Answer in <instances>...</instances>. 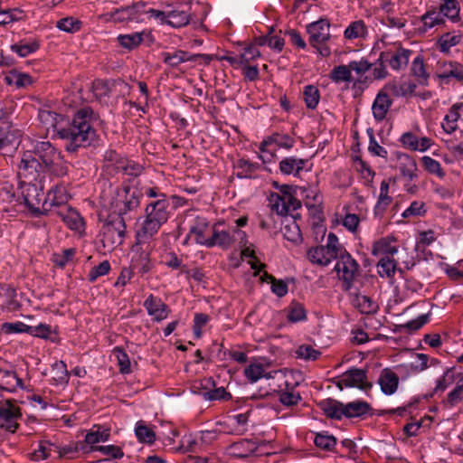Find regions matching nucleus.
I'll return each mask as SVG.
<instances>
[{
    "instance_id": "f257e3e1",
    "label": "nucleus",
    "mask_w": 463,
    "mask_h": 463,
    "mask_svg": "<svg viewBox=\"0 0 463 463\" xmlns=\"http://www.w3.org/2000/svg\"><path fill=\"white\" fill-rule=\"evenodd\" d=\"M90 112V109L79 110L72 122L67 126H62L63 117L52 111H41L39 118L47 129L52 128L61 138L68 141L66 144L67 151L75 152L79 147L89 144L95 136L92 127L87 120Z\"/></svg>"
},
{
    "instance_id": "f03ea898",
    "label": "nucleus",
    "mask_w": 463,
    "mask_h": 463,
    "mask_svg": "<svg viewBox=\"0 0 463 463\" xmlns=\"http://www.w3.org/2000/svg\"><path fill=\"white\" fill-rule=\"evenodd\" d=\"M59 153L49 141L38 142L33 151L24 153L19 165V175L36 180L40 173L46 172L53 159H58Z\"/></svg>"
},
{
    "instance_id": "7ed1b4c3",
    "label": "nucleus",
    "mask_w": 463,
    "mask_h": 463,
    "mask_svg": "<svg viewBox=\"0 0 463 463\" xmlns=\"http://www.w3.org/2000/svg\"><path fill=\"white\" fill-rule=\"evenodd\" d=\"M167 207L168 203L164 194H161L160 199L146 207V220L136 234L137 245L149 243L157 233L161 225L168 219Z\"/></svg>"
},
{
    "instance_id": "20e7f679",
    "label": "nucleus",
    "mask_w": 463,
    "mask_h": 463,
    "mask_svg": "<svg viewBox=\"0 0 463 463\" xmlns=\"http://www.w3.org/2000/svg\"><path fill=\"white\" fill-rule=\"evenodd\" d=\"M341 249L342 247L338 242L336 235L330 232L327 237L326 245L311 248L307 251V258L312 263L327 266L332 260L338 257Z\"/></svg>"
},
{
    "instance_id": "39448f33",
    "label": "nucleus",
    "mask_w": 463,
    "mask_h": 463,
    "mask_svg": "<svg viewBox=\"0 0 463 463\" xmlns=\"http://www.w3.org/2000/svg\"><path fill=\"white\" fill-rule=\"evenodd\" d=\"M335 267L338 277L343 280L345 289L351 288L352 282L358 275V264L343 248L338 254Z\"/></svg>"
},
{
    "instance_id": "423d86ee",
    "label": "nucleus",
    "mask_w": 463,
    "mask_h": 463,
    "mask_svg": "<svg viewBox=\"0 0 463 463\" xmlns=\"http://www.w3.org/2000/svg\"><path fill=\"white\" fill-rule=\"evenodd\" d=\"M140 196L141 194L136 188L129 186H125L121 191L118 192L116 202L118 216L123 217L128 213L137 210L140 203Z\"/></svg>"
},
{
    "instance_id": "0eeeda50",
    "label": "nucleus",
    "mask_w": 463,
    "mask_h": 463,
    "mask_svg": "<svg viewBox=\"0 0 463 463\" xmlns=\"http://www.w3.org/2000/svg\"><path fill=\"white\" fill-rule=\"evenodd\" d=\"M146 3L137 2L130 6L116 9L114 12L110 13V17H114V15H117V17L115 18V22L119 23H141L144 21V16L146 14Z\"/></svg>"
},
{
    "instance_id": "6e6552de",
    "label": "nucleus",
    "mask_w": 463,
    "mask_h": 463,
    "mask_svg": "<svg viewBox=\"0 0 463 463\" xmlns=\"http://www.w3.org/2000/svg\"><path fill=\"white\" fill-rule=\"evenodd\" d=\"M125 235L126 223L123 217H113L103 227V241H110L114 245H120Z\"/></svg>"
},
{
    "instance_id": "1a4fd4ad",
    "label": "nucleus",
    "mask_w": 463,
    "mask_h": 463,
    "mask_svg": "<svg viewBox=\"0 0 463 463\" xmlns=\"http://www.w3.org/2000/svg\"><path fill=\"white\" fill-rule=\"evenodd\" d=\"M20 133L13 128L11 121L5 113L0 109V149L5 146L16 148L19 144Z\"/></svg>"
},
{
    "instance_id": "9d476101",
    "label": "nucleus",
    "mask_w": 463,
    "mask_h": 463,
    "mask_svg": "<svg viewBox=\"0 0 463 463\" xmlns=\"http://www.w3.org/2000/svg\"><path fill=\"white\" fill-rule=\"evenodd\" d=\"M411 51L397 47L394 51L382 52L377 61L389 63L393 70H401L407 66Z\"/></svg>"
},
{
    "instance_id": "9b49d317",
    "label": "nucleus",
    "mask_w": 463,
    "mask_h": 463,
    "mask_svg": "<svg viewBox=\"0 0 463 463\" xmlns=\"http://www.w3.org/2000/svg\"><path fill=\"white\" fill-rule=\"evenodd\" d=\"M366 373L362 369H351L345 372L337 386L342 390L345 387H358L361 390H367L372 387L370 383L366 382Z\"/></svg>"
},
{
    "instance_id": "f8f14e48",
    "label": "nucleus",
    "mask_w": 463,
    "mask_h": 463,
    "mask_svg": "<svg viewBox=\"0 0 463 463\" xmlns=\"http://www.w3.org/2000/svg\"><path fill=\"white\" fill-rule=\"evenodd\" d=\"M21 417L20 409L11 400L0 402V418L5 420L2 427L12 433L15 432L18 424L14 420Z\"/></svg>"
},
{
    "instance_id": "ddd939ff",
    "label": "nucleus",
    "mask_w": 463,
    "mask_h": 463,
    "mask_svg": "<svg viewBox=\"0 0 463 463\" xmlns=\"http://www.w3.org/2000/svg\"><path fill=\"white\" fill-rule=\"evenodd\" d=\"M329 26V23L324 19L307 26V33L310 35L309 42L312 46L317 47V44H322L330 38Z\"/></svg>"
},
{
    "instance_id": "4468645a",
    "label": "nucleus",
    "mask_w": 463,
    "mask_h": 463,
    "mask_svg": "<svg viewBox=\"0 0 463 463\" xmlns=\"http://www.w3.org/2000/svg\"><path fill=\"white\" fill-rule=\"evenodd\" d=\"M109 438V430H100V427H98L97 430H91L88 432L85 436V443H77L74 449L67 448L64 449L65 453H69L71 451L84 450L86 452L90 448L87 445L95 446V444L99 442H105Z\"/></svg>"
},
{
    "instance_id": "2eb2a0df",
    "label": "nucleus",
    "mask_w": 463,
    "mask_h": 463,
    "mask_svg": "<svg viewBox=\"0 0 463 463\" xmlns=\"http://www.w3.org/2000/svg\"><path fill=\"white\" fill-rule=\"evenodd\" d=\"M392 99L389 97V93L383 88L378 94L373 103L372 110L375 120L383 121L387 112L389 111L392 106Z\"/></svg>"
},
{
    "instance_id": "dca6fc26",
    "label": "nucleus",
    "mask_w": 463,
    "mask_h": 463,
    "mask_svg": "<svg viewBox=\"0 0 463 463\" xmlns=\"http://www.w3.org/2000/svg\"><path fill=\"white\" fill-rule=\"evenodd\" d=\"M264 441L241 439L232 443L229 447L230 454L235 458H244L254 453L260 445H265Z\"/></svg>"
},
{
    "instance_id": "f3484780",
    "label": "nucleus",
    "mask_w": 463,
    "mask_h": 463,
    "mask_svg": "<svg viewBox=\"0 0 463 463\" xmlns=\"http://www.w3.org/2000/svg\"><path fill=\"white\" fill-rule=\"evenodd\" d=\"M57 214L71 230L80 231L83 227L84 222L79 213L68 205H63Z\"/></svg>"
},
{
    "instance_id": "a211bd4d",
    "label": "nucleus",
    "mask_w": 463,
    "mask_h": 463,
    "mask_svg": "<svg viewBox=\"0 0 463 463\" xmlns=\"http://www.w3.org/2000/svg\"><path fill=\"white\" fill-rule=\"evenodd\" d=\"M379 384L382 391L388 395L394 393L398 388L399 377L389 368L382 371L379 377Z\"/></svg>"
},
{
    "instance_id": "6ab92c4d",
    "label": "nucleus",
    "mask_w": 463,
    "mask_h": 463,
    "mask_svg": "<svg viewBox=\"0 0 463 463\" xmlns=\"http://www.w3.org/2000/svg\"><path fill=\"white\" fill-rule=\"evenodd\" d=\"M144 306L147 309L150 316H153L156 320L160 321L165 319L168 315V307L160 299L150 296L145 302Z\"/></svg>"
},
{
    "instance_id": "aec40b11",
    "label": "nucleus",
    "mask_w": 463,
    "mask_h": 463,
    "mask_svg": "<svg viewBox=\"0 0 463 463\" xmlns=\"http://www.w3.org/2000/svg\"><path fill=\"white\" fill-rule=\"evenodd\" d=\"M318 407L330 419L341 420L344 416V404L336 400L325 399L318 402Z\"/></svg>"
},
{
    "instance_id": "412c9836",
    "label": "nucleus",
    "mask_w": 463,
    "mask_h": 463,
    "mask_svg": "<svg viewBox=\"0 0 463 463\" xmlns=\"http://www.w3.org/2000/svg\"><path fill=\"white\" fill-rule=\"evenodd\" d=\"M16 387L23 388V382L15 372L0 369V388L8 392H14Z\"/></svg>"
},
{
    "instance_id": "4be33fe9",
    "label": "nucleus",
    "mask_w": 463,
    "mask_h": 463,
    "mask_svg": "<svg viewBox=\"0 0 463 463\" xmlns=\"http://www.w3.org/2000/svg\"><path fill=\"white\" fill-rule=\"evenodd\" d=\"M306 159H298L295 157H285L279 163V170L285 175H298L300 171L303 170Z\"/></svg>"
},
{
    "instance_id": "5701e85b",
    "label": "nucleus",
    "mask_w": 463,
    "mask_h": 463,
    "mask_svg": "<svg viewBox=\"0 0 463 463\" xmlns=\"http://www.w3.org/2000/svg\"><path fill=\"white\" fill-rule=\"evenodd\" d=\"M163 61L165 63L171 67H176L180 63L187 61H195L198 57H201L202 55L196 54V55H189L188 52L184 51H175L173 53L170 52H163Z\"/></svg>"
},
{
    "instance_id": "b1692460",
    "label": "nucleus",
    "mask_w": 463,
    "mask_h": 463,
    "mask_svg": "<svg viewBox=\"0 0 463 463\" xmlns=\"http://www.w3.org/2000/svg\"><path fill=\"white\" fill-rule=\"evenodd\" d=\"M233 236L227 231H219L216 227L213 229V235L210 238V241L207 243V247H213L218 245L222 248H229L234 242Z\"/></svg>"
},
{
    "instance_id": "393cba45",
    "label": "nucleus",
    "mask_w": 463,
    "mask_h": 463,
    "mask_svg": "<svg viewBox=\"0 0 463 463\" xmlns=\"http://www.w3.org/2000/svg\"><path fill=\"white\" fill-rule=\"evenodd\" d=\"M383 88L388 91V93H391L395 97H401L413 93L416 89V85L407 81L401 83L392 81L387 83Z\"/></svg>"
},
{
    "instance_id": "a878e982",
    "label": "nucleus",
    "mask_w": 463,
    "mask_h": 463,
    "mask_svg": "<svg viewBox=\"0 0 463 463\" xmlns=\"http://www.w3.org/2000/svg\"><path fill=\"white\" fill-rule=\"evenodd\" d=\"M371 410V406L366 402H352L344 404V416L346 418L360 417L367 413Z\"/></svg>"
},
{
    "instance_id": "bb28decb",
    "label": "nucleus",
    "mask_w": 463,
    "mask_h": 463,
    "mask_svg": "<svg viewBox=\"0 0 463 463\" xmlns=\"http://www.w3.org/2000/svg\"><path fill=\"white\" fill-rule=\"evenodd\" d=\"M440 79L455 78L463 80V66L457 62H449L443 65L442 71L439 74Z\"/></svg>"
},
{
    "instance_id": "cd10ccee",
    "label": "nucleus",
    "mask_w": 463,
    "mask_h": 463,
    "mask_svg": "<svg viewBox=\"0 0 463 463\" xmlns=\"http://www.w3.org/2000/svg\"><path fill=\"white\" fill-rule=\"evenodd\" d=\"M353 304L363 314H373L378 309L377 304L367 296H356Z\"/></svg>"
},
{
    "instance_id": "c85d7f7f",
    "label": "nucleus",
    "mask_w": 463,
    "mask_h": 463,
    "mask_svg": "<svg viewBox=\"0 0 463 463\" xmlns=\"http://www.w3.org/2000/svg\"><path fill=\"white\" fill-rule=\"evenodd\" d=\"M377 267L379 268L378 273L381 277L392 278L396 271L397 262L389 256H382Z\"/></svg>"
},
{
    "instance_id": "c756f323",
    "label": "nucleus",
    "mask_w": 463,
    "mask_h": 463,
    "mask_svg": "<svg viewBox=\"0 0 463 463\" xmlns=\"http://www.w3.org/2000/svg\"><path fill=\"white\" fill-rule=\"evenodd\" d=\"M46 172H49L58 177L68 175L69 164L64 160L61 152L58 154V159H53V163L52 162L46 168Z\"/></svg>"
},
{
    "instance_id": "7c9ffc66",
    "label": "nucleus",
    "mask_w": 463,
    "mask_h": 463,
    "mask_svg": "<svg viewBox=\"0 0 463 463\" xmlns=\"http://www.w3.org/2000/svg\"><path fill=\"white\" fill-rule=\"evenodd\" d=\"M116 170L122 171L126 175L137 176L142 171L143 167L134 162H130L125 158H119L116 163Z\"/></svg>"
},
{
    "instance_id": "2f4dec72",
    "label": "nucleus",
    "mask_w": 463,
    "mask_h": 463,
    "mask_svg": "<svg viewBox=\"0 0 463 463\" xmlns=\"http://www.w3.org/2000/svg\"><path fill=\"white\" fill-rule=\"evenodd\" d=\"M191 19V15L187 14L184 11L175 10L167 14L165 24L173 27H181L186 25Z\"/></svg>"
},
{
    "instance_id": "473e14b6",
    "label": "nucleus",
    "mask_w": 463,
    "mask_h": 463,
    "mask_svg": "<svg viewBox=\"0 0 463 463\" xmlns=\"http://www.w3.org/2000/svg\"><path fill=\"white\" fill-rule=\"evenodd\" d=\"M5 80L7 84H14L18 88L25 87L32 83V78L30 75L26 73H20L15 71H10L9 74L5 76Z\"/></svg>"
},
{
    "instance_id": "72a5a7b5",
    "label": "nucleus",
    "mask_w": 463,
    "mask_h": 463,
    "mask_svg": "<svg viewBox=\"0 0 463 463\" xmlns=\"http://www.w3.org/2000/svg\"><path fill=\"white\" fill-rule=\"evenodd\" d=\"M303 96L308 109H314L317 108L320 99V93L317 87L313 85L306 86L304 88Z\"/></svg>"
},
{
    "instance_id": "f704fd0d",
    "label": "nucleus",
    "mask_w": 463,
    "mask_h": 463,
    "mask_svg": "<svg viewBox=\"0 0 463 463\" xmlns=\"http://www.w3.org/2000/svg\"><path fill=\"white\" fill-rule=\"evenodd\" d=\"M270 143L276 144L279 147L289 149L294 146V139L288 135L274 134L269 140L261 143L260 149L264 151V146Z\"/></svg>"
},
{
    "instance_id": "c9c22d12",
    "label": "nucleus",
    "mask_w": 463,
    "mask_h": 463,
    "mask_svg": "<svg viewBox=\"0 0 463 463\" xmlns=\"http://www.w3.org/2000/svg\"><path fill=\"white\" fill-rule=\"evenodd\" d=\"M48 200L51 201L52 205L63 206L67 205L66 203L69 195L63 187L56 186L53 190L48 193Z\"/></svg>"
},
{
    "instance_id": "e433bc0d",
    "label": "nucleus",
    "mask_w": 463,
    "mask_h": 463,
    "mask_svg": "<svg viewBox=\"0 0 463 463\" xmlns=\"http://www.w3.org/2000/svg\"><path fill=\"white\" fill-rule=\"evenodd\" d=\"M440 13L445 16L456 21L459 14V5L457 0H444L443 4L439 7Z\"/></svg>"
},
{
    "instance_id": "4c0bfd02",
    "label": "nucleus",
    "mask_w": 463,
    "mask_h": 463,
    "mask_svg": "<svg viewBox=\"0 0 463 463\" xmlns=\"http://www.w3.org/2000/svg\"><path fill=\"white\" fill-rule=\"evenodd\" d=\"M330 78L335 82L352 80V73L348 65H339L335 67L331 73Z\"/></svg>"
},
{
    "instance_id": "58836bf2",
    "label": "nucleus",
    "mask_w": 463,
    "mask_h": 463,
    "mask_svg": "<svg viewBox=\"0 0 463 463\" xmlns=\"http://www.w3.org/2000/svg\"><path fill=\"white\" fill-rule=\"evenodd\" d=\"M99 451L105 456L111 457L112 458H121L124 456L122 449L114 445L109 446H91L86 452Z\"/></svg>"
},
{
    "instance_id": "ea45409f",
    "label": "nucleus",
    "mask_w": 463,
    "mask_h": 463,
    "mask_svg": "<svg viewBox=\"0 0 463 463\" xmlns=\"http://www.w3.org/2000/svg\"><path fill=\"white\" fill-rule=\"evenodd\" d=\"M401 162L400 170L402 175L408 178L409 180H412L416 175L415 171L417 170V165L414 159L411 157L405 156Z\"/></svg>"
},
{
    "instance_id": "a19ab883",
    "label": "nucleus",
    "mask_w": 463,
    "mask_h": 463,
    "mask_svg": "<svg viewBox=\"0 0 463 463\" xmlns=\"http://www.w3.org/2000/svg\"><path fill=\"white\" fill-rule=\"evenodd\" d=\"M244 373L250 382H256L261 377H270L269 374L264 373V367L260 364H251L245 368Z\"/></svg>"
},
{
    "instance_id": "79ce46f5",
    "label": "nucleus",
    "mask_w": 463,
    "mask_h": 463,
    "mask_svg": "<svg viewBox=\"0 0 463 463\" xmlns=\"http://www.w3.org/2000/svg\"><path fill=\"white\" fill-rule=\"evenodd\" d=\"M81 22L73 17H65L57 22L56 26L67 33H75L80 30Z\"/></svg>"
},
{
    "instance_id": "37998d69",
    "label": "nucleus",
    "mask_w": 463,
    "mask_h": 463,
    "mask_svg": "<svg viewBox=\"0 0 463 463\" xmlns=\"http://www.w3.org/2000/svg\"><path fill=\"white\" fill-rule=\"evenodd\" d=\"M269 202L271 209L278 214L285 215L288 213L285 196H280L278 194H271Z\"/></svg>"
},
{
    "instance_id": "c03bdc74",
    "label": "nucleus",
    "mask_w": 463,
    "mask_h": 463,
    "mask_svg": "<svg viewBox=\"0 0 463 463\" xmlns=\"http://www.w3.org/2000/svg\"><path fill=\"white\" fill-rule=\"evenodd\" d=\"M365 33V27L363 21H355L352 23L345 31V36L347 39H354L364 36Z\"/></svg>"
},
{
    "instance_id": "a18cd8bd",
    "label": "nucleus",
    "mask_w": 463,
    "mask_h": 463,
    "mask_svg": "<svg viewBox=\"0 0 463 463\" xmlns=\"http://www.w3.org/2000/svg\"><path fill=\"white\" fill-rule=\"evenodd\" d=\"M136 436L141 442L153 443L156 439L155 432L147 428L146 425L141 423H137V428L135 430Z\"/></svg>"
},
{
    "instance_id": "49530a36",
    "label": "nucleus",
    "mask_w": 463,
    "mask_h": 463,
    "mask_svg": "<svg viewBox=\"0 0 463 463\" xmlns=\"http://www.w3.org/2000/svg\"><path fill=\"white\" fill-rule=\"evenodd\" d=\"M39 48L37 42H32L29 43H16L11 46L12 51L15 52L21 57H26L30 53L36 52Z\"/></svg>"
},
{
    "instance_id": "de8ad7c7",
    "label": "nucleus",
    "mask_w": 463,
    "mask_h": 463,
    "mask_svg": "<svg viewBox=\"0 0 463 463\" xmlns=\"http://www.w3.org/2000/svg\"><path fill=\"white\" fill-rule=\"evenodd\" d=\"M260 56V52L257 46L252 43L248 47L244 48L243 52L240 54V65L249 64L250 61Z\"/></svg>"
},
{
    "instance_id": "09e8293b",
    "label": "nucleus",
    "mask_w": 463,
    "mask_h": 463,
    "mask_svg": "<svg viewBox=\"0 0 463 463\" xmlns=\"http://www.w3.org/2000/svg\"><path fill=\"white\" fill-rule=\"evenodd\" d=\"M283 235L285 239L292 242H298L301 241L300 230L295 222H292L290 224L284 226Z\"/></svg>"
},
{
    "instance_id": "8fccbe9b",
    "label": "nucleus",
    "mask_w": 463,
    "mask_h": 463,
    "mask_svg": "<svg viewBox=\"0 0 463 463\" xmlns=\"http://www.w3.org/2000/svg\"><path fill=\"white\" fill-rule=\"evenodd\" d=\"M118 40L123 47L132 49L137 46L143 39L142 33H136L133 34L119 35Z\"/></svg>"
},
{
    "instance_id": "3c124183",
    "label": "nucleus",
    "mask_w": 463,
    "mask_h": 463,
    "mask_svg": "<svg viewBox=\"0 0 463 463\" xmlns=\"http://www.w3.org/2000/svg\"><path fill=\"white\" fill-rule=\"evenodd\" d=\"M314 442L320 449L331 450L335 446L336 439L332 435L317 434Z\"/></svg>"
},
{
    "instance_id": "603ef678",
    "label": "nucleus",
    "mask_w": 463,
    "mask_h": 463,
    "mask_svg": "<svg viewBox=\"0 0 463 463\" xmlns=\"http://www.w3.org/2000/svg\"><path fill=\"white\" fill-rule=\"evenodd\" d=\"M460 114L454 110V107L452 106L449 113L445 116V123H443L442 127L444 130L448 133H452L457 128V121L458 120Z\"/></svg>"
},
{
    "instance_id": "864d4df0",
    "label": "nucleus",
    "mask_w": 463,
    "mask_h": 463,
    "mask_svg": "<svg viewBox=\"0 0 463 463\" xmlns=\"http://www.w3.org/2000/svg\"><path fill=\"white\" fill-rule=\"evenodd\" d=\"M207 227L208 225L206 222H201L191 228L190 233L194 235V239L197 243L207 246V243L210 241V238L207 239L204 235Z\"/></svg>"
},
{
    "instance_id": "5fc2aeb1",
    "label": "nucleus",
    "mask_w": 463,
    "mask_h": 463,
    "mask_svg": "<svg viewBox=\"0 0 463 463\" xmlns=\"http://www.w3.org/2000/svg\"><path fill=\"white\" fill-rule=\"evenodd\" d=\"M463 40V35L446 33L440 39V50L448 52L451 47L458 45Z\"/></svg>"
},
{
    "instance_id": "6e6d98bb",
    "label": "nucleus",
    "mask_w": 463,
    "mask_h": 463,
    "mask_svg": "<svg viewBox=\"0 0 463 463\" xmlns=\"http://www.w3.org/2000/svg\"><path fill=\"white\" fill-rule=\"evenodd\" d=\"M52 374L55 381L66 383L69 377L66 364L62 361L55 363L52 366Z\"/></svg>"
},
{
    "instance_id": "4d7b16f0",
    "label": "nucleus",
    "mask_w": 463,
    "mask_h": 463,
    "mask_svg": "<svg viewBox=\"0 0 463 463\" xmlns=\"http://www.w3.org/2000/svg\"><path fill=\"white\" fill-rule=\"evenodd\" d=\"M422 163L426 170L430 174H435L439 177L444 176V172L440 166V164L437 160L430 156H423Z\"/></svg>"
},
{
    "instance_id": "13d9d810",
    "label": "nucleus",
    "mask_w": 463,
    "mask_h": 463,
    "mask_svg": "<svg viewBox=\"0 0 463 463\" xmlns=\"http://www.w3.org/2000/svg\"><path fill=\"white\" fill-rule=\"evenodd\" d=\"M306 310L299 303H292L288 318L291 322H298L306 318Z\"/></svg>"
},
{
    "instance_id": "bf43d9fd",
    "label": "nucleus",
    "mask_w": 463,
    "mask_h": 463,
    "mask_svg": "<svg viewBox=\"0 0 463 463\" xmlns=\"http://www.w3.org/2000/svg\"><path fill=\"white\" fill-rule=\"evenodd\" d=\"M114 353L117 356L120 372L122 373H128L130 372V361L128 354L118 347L114 349Z\"/></svg>"
},
{
    "instance_id": "052dcab7",
    "label": "nucleus",
    "mask_w": 463,
    "mask_h": 463,
    "mask_svg": "<svg viewBox=\"0 0 463 463\" xmlns=\"http://www.w3.org/2000/svg\"><path fill=\"white\" fill-rule=\"evenodd\" d=\"M297 355L306 360H317L320 352L314 349L311 345H300L297 350Z\"/></svg>"
},
{
    "instance_id": "680f3d73",
    "label": "nucleus",
    "mask_w": 463,
    "mask_h": 463,
    "mask_svg": "<svg viewBox=\"0 0 463 463\" xmlns=\"http://www.w3.org/2000/svg\"><path fill=\"white\" fill-rule=\"evenodd\" d=\"M110 269V264L108 260L102 261L99 265L91 269L89 273V280L93 282L97 278L106 275Z\"/></svg>"
},
{
    "instance_id": "e2e57ef3",
    "label": "nucleus",
    "mask_w": 463,
    "mask_h": 463,
    "mask_svg": "<svg viewBox=\"0 0 463 463\" xmlns=\"http://www.w3.org/2000/svg\"><path fill=\"white\" fill-rule=\"evenodd\" d=\"M2 330L6 334L24 333V332L29 334V326H27L22 322L5 323L2 326Z\"/></svg>"
},
{
    "instance_id": "0e129e2a",
    "label": "nucleus",
    "mask_w": 463,
    "mask_h": 463,
    "mask_svg": "<svg viewBox=\"0 0 463 463\" xmlns=\"http://www.w3.org/2000/svg\"><path fill=\"white\" fill-rule=\"evenodd\" d=\"M75 254V249H67L61 254H54L53 261L61 268L64 267L70 260H72Z\"/></svg>"
},
{
    "instance_id": "69168bd1",
    "label": "nucleus",
    "mask_w": 463,
    "mask_h": 463,
    "mask_svg": "<svg viewBox=\"0 0 463 463\" xmlns=\"http://www.w3.org/2000/svg\"><path fill=\"white\" fill-rule=\"evenodd\" d=\"M398 250L395 246H391L385 242L377 243L372 253L373 255H377L379 253L383 254V256H389L392 258L395 253H397Z\"/></svg>"
},
{
    "instance_id": "338daca9",
    "label": "nucleus",
    "mask_w": 463,
    "mask_h": 463,
    "mask_svg": "<svg viewBox=\"0 0 463 463\" xmlns=\"http://www.w3.org/2000/svg\"><path fill=\"white\" fill-rule=\"evenodd\" d=\"M411 71L414 76L426 80L429 75L425 71L423 59L420 56L414 59L411 64Z\"/></svg>"
},
{
    "instance_id": "774afa93",
    "label": "nucleus",
    "mask_w": 463,
    "mask_h": 463,
    "mask_svg": "<svg viewBox=\"0 0 463 463\" xmlns=\"http://www.w3.org/2000/svg\"><path fill=\"white\" fill-rule=\"evenodd\" d=\"M463 399V383L457 385L449 394L447 398V404L453 407L461 402Z\"/></svg>"
}]
</instances>
